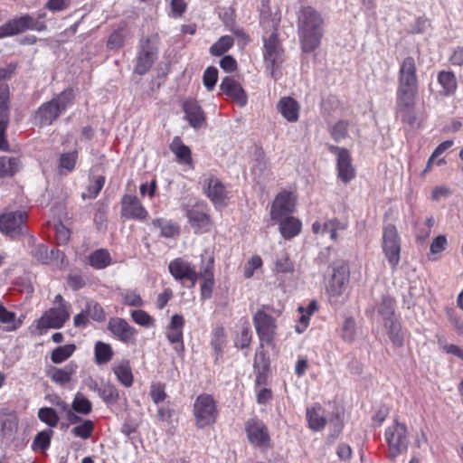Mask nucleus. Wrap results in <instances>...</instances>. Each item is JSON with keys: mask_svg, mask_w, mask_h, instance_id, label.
<instances>
[{"mask_svg": "<svg viewBox=\"0 0 463 463\" xmlns=\"http://www.w3.org/2000/svg\"><path fill=\"white\" fill-rule=\"evenodd\" d=\"M324 19L313 7L305 6L298 14V33L301 49L305 52H311L320 45L324 34Z\"/></svg>", "mask_w": 463, "mask_h": 463, "instance_id": "1", "label": "nucleus"}, {"mask_svg": "<svg viewBox=\"0 0 463 463\" xmlns=\"http://www.w3.org/2000/svg\"><path fill=\"white\" fill-rule=\"evenodd\" d=\"M193 413L198 429L212 426L219 416L217 402L211 394L202 393L194 401Z\"/></svg>", "mask_w": 463, "mask_h": 463, "instance_id": "2", "label": "nucleus"}, {"mask_svg": "<svg viewBox=\"0 0 463 463\" xmlns=\"http://www.w3.org/2000/svg\"><path fill=\"white\" fill-rule=\"evenodd\" d=\"M264 64L272 78H277V71L284 61V49L279 39L277 29L269 36L263 37Z\"/></svg>", "mask_w": 463, "mask_h": 463, "instance_id": "3", "label": "nucleus"}, {"mask_svg": "<svg viewBox=\"0 0 463 463\" xmlns=\"http://www.w3.org/2000/svg\"><path fill=\"white\" fill-rule=\"evenodd\" d=\"M384 437L388 446L387 457L392 461L407 452L409 439L405 424L395 422L386 429Z\"/></svg>", "mask_w": 463, "mask_h": 463, "instance_id": "4", "label": "nucleus"}, {"mask_svg": "<svg viewBox=\"0 0 463 463\" xmlns=\"http://www.w3.org/2000/svg\"><path fill=\"white\" fill-rule=\"evenodd\" d=\"M73 99L72 90H66L50 102L43 104L37 111L41 124H52L72 103Z\"/></svg>", "mask_w": 463, "mask_h": 463, "instance_id": "5", "label": "nucleus"}, {"mask_svg": "<svg viewBox=\"0 0 463 463\" xmlns=\"http://www.w3.org/2000/svg\"><path fill=\"white\" fill-rule=\"evenodd\" d=\"M70 317V304H63L61 307H51L36 321L34 334L42 335L50 328H61L69 320Z\"/></svg>", "mask_w": 463, "mask_h": 463, "instance_id": "6", "label": "nucleus"}, {"mask_svg": "<svg viewBox=\"0 0 463 463\" xmlns=\"http://www.w3.org/2000/svg\"><path fill=\"white\" fill-rule=\"evenodd\" d=\"M382 249L392 269L395 270L401 260L402 243L398 231L393 224H388L383 228Z\"/></svg>", "mask_w": 463, "mask_h": 463, "instance_id": "7", "label": "nucleus"}, {"mask_svg": "<svg viewBox=\"0 0 463 463\" xmlns=\"http://www.w3.org/2000/svg\"><path fill=\"white\" fill-rule=\"evenodd\" d=\"M264 307L258 310L253 317V323L256 333L260 341V345H273L277 335L276 319L267 311Z\"/></svg>", "mask_w": 463, "mask_h": 463, "instance_id": "8", "label": "nucleus"}, {"mask_svg": "<svg viewBox=\"0 0 463 463\" xmlns=\"http://www.w3.org/2000/svg\"><path fill=\"white\" fill-rule=\"evenodd\" d=\"M158 41L156 33L140 41V50L135 66L136 73L144 75L151 69L157 56Z\"/></svg>", "mask_w": 463, "mask_h": 463, "instance_id": "9", "label": "nucleus"}, {"mask_svg": "<svg viewBox=\"0 0 463 463\" xmlns=\"http://www.w3.org/2000/svg\"><path fill=\"white\" fill-rule=\"evenodd\" d=\"M298 194L295 191L282 190L274 198L269 211L271 220L291 215L296 209Z\"/></svg>", "mask_w": 463, "mask_h": 463, "instance_id": "10", "label": "nucleus"}, {"mask_svg": "<svg viewBox=\"0 0 463 463\" xmlns=\"http://www.w3.org/2000/svg\"><path fill=\"white\" fill-rule=\"evenodd\" d=\"M27 220L25 211L4 213L0 215V232L10 238H15L23 233Z\"/></svg>", "mask_w": 463, "mask_h": 463, "instance_id": "11", "label": "nucleus"}, {"mask_svg": "<svg viewBox=\"0 0 463 463\" xmlns=\"http://www.w3.org/2000/svg\"><path fill=\"white\" fill-rule=\"evenodd\" d=\"M349 281L350 270L346 264H341L334 269L326 286V293L331 301H337L345 293Z\"/></svg>", "mask_w": 463, "mask_h": 463, "instance_id": "12", "label": "nucleus"}, {"mask_svg": "<svg viewBox=\"0 0 463 463\" xmlns=\"http://www.w3.org/2000/svg\"><path fill=\"white\" fill-rule=\"evenodd\" d=\"M186 217L195 233H205L211 231L213 221L208 208L203 203H195L186 211Z\"/></svg>", "mask_w": 463, "mask_h": 463, "instance_id": "13", "label": "nucleus"}, {"mask_svg": "<svg viewBox=\"0 0 463 463\" xmlns=\"http://www.w3.org/2000/svg\"><path fill=\"white\" fill-rule=\"evenodd\" d=\"M248 439L254 447L268 449L270 447V436L267 426L259 419H250L245 424Z\"/></svg>", "mask_w": 463, "mask_h": 463, "instance_id": "14", "label": "nucleus"}, {"mask_svg": "<svg viewBox=\"0 0 463 463\" xmlns=\"http://www.w3.org/2000/svg\"><path fill=\"white\" fill-rule=\"evenodd\" d=\"M329 151L336 156L338 178L345 184L353 180L355 176V169L352 165V157L349 151L346 148L335 146H331Z\"/></svg>", "mask_w": 463, "mask_h": 463, "instance_id": "15", "label": "nucleus"}, {"mask_svg": "<svg viewBox=\"0 0 463 463\" xmlns=\"http://www.w3.org/2000/svg\"><path fill=\"white\" fill-rule=\"evenodd\" d=\"M170 274L178 281H188L194 286L199 279L195 266L183 258H176L168 265Z\"/></svg>", "mask_w": 463, "mask_h": 463, "instance_id": "16", "label": "nucleus"}, {"mask_svg": "<svg viewBox=\"0 0 463 463\" xmlns=\"http://www.w3.org/2000/svg\"><path fill=\"white\" fill-rule=\"evenodd\" d=\"M203 189L207 197L215 207H224L228 202V193L223 184L214 176H209L204 180Z\"/></svg>", "mask_w": 463, "mask_h": 463, "instance_id": "17", "label": "nucleus"}, {"mask_svg": "<svg viewBox=\"0 0 463 463\" xmlns=\"http://www.w3.org/2000/svg\"><path fill=\"white\" fill-rule=\"evenodd\" d=\"M121 215L130 220L145 221L148 212L137 196L125 194L121 200Z\"/></svg>", "mask_w": 463, "mask_h": 463, "instance_id": "18", "label": "nucleus"}, {"mask_svg": "<svg viewBox=\"0 0 463 463\" xmlns=\"http://www.w3.org/2000/svg\"><path fill=\"white\" fill-rule=\"evenodd\" d=\"M418 93V83H399L397 89V109L400 113L413 109Z\"/></svg>", "mask_w": 463, "mask_h": 463, "instance_id": "19", "label": "nucleus"}, {"mask_svg": "<svg viewBox=\"0 0 463 463\" xmlns=\"http://www.w3.org/2000/svg\"><path fill=\"white\" fill-rule=\"evenodd\" d=\"M184 326V319L181 315H174L169 325L165 329V335L168 341L174 345V349L178 354L184 350L183 340V330Z\"/></svg>", "mask_w": 463, "mask_h": 463, "instance_id": "20", "label": "nucleus"}, {"mask_svg": "<svg viewBox=\"0 0 463 463\" xmlns=\"http://www.w3.org/2000/svg\"><path fill=\"white\" fill-rule=\"evenodd\" d=\"M108 327L109 331L121 342L126 344L135 343L137 331L126 320L119 317L111 318L109 322Z\"/></svg>", "mask_w": 463, "mask_h": 463, "instance_id": "21", "label": "nucleus"}, {"mask_svg": "<svg viewBox=\"0 0 463 463\" xmlns=\"http://www.w3.org/2000/svg\"><path fill=\"white\" fill-rule=\"evenodd\" d=\"M9 89L6 84H0V149L6 150L8 144L5 139V129L8 125Z\"/></svg>", "mask_w": 463, "mask_h": 463, "instance_id": "22", "label": "nucleus"}, {"mask_svg": "<svg viewBox=\"0 0 463 463\" xmlns=\"http://www.w3.org/2000/svg\"><path fill=\"white\" fill-rule=\"evenodd\" d=\"M220 90L222 94L241 107L246 105L247 95L241 85L234 79L231 77L224 78L220 85Z\"/></svg>", "mask_w": 463, "mask_h": 463, "instance_id": "23", "label": "nucleus"}, {"mask_svg": "<svg viewBox=\"0 0 463 463\" xmlns=\"http://www.w3.org/2000/svg\"><path fill=\"white\" fill-rule=\"evenodd\" d=\"M36 22L29 15L14 19L0 26V39L20 33L27 29H34Z\"/></svg>", "mask_w": 463, "mask_h": 463, "instance_id": "24", "label": "nucleus"}, {"mask_svg": "<svg viewBox=\"0 0 463 463\" xmlns=\"http://www.w3.org/2000/svg\"><path fill=\"white\" fill-rule=\"evenodd\" d=\"M78 365L71 362L62 368L50 367L46 371V375L55 383L64 385L69 383L76 374Z\"/></svg>", "mask_w": 463, "mask_h": 463, "instance_id": "25", "label": "nucleus"}, {"mask_svg": "<svg viewBox=\"0 0 463 463\" xmlns=\"http://www.w3.org/2000/svg\"><path fill=\"white\" fill-rule=\"evenodd\" d=\"M273 221L279 224V233L285 240H291L301 232L302 222L297 217L288 215Z\"/></svg>", "mask_w": 463, "mask_h": 463, "instance_id": "26", "label": "nucleus"}, {"mask_svg": "<svg viewBox=\"0 0 463 463\" xmlns=\"http://www.w3.org/2000/svg\"><path fill=\"white\" fill-rule=\"evenodd\" d=\"M185 118L194 128H201L205 123V115L195 100H186L183 104Z\"/></svg>", "mask_w": 463, "mask_h": 463, "instance_id": "27", "label": "nucleus"}, {"mask_svg": "<svg viewBox=\"0 0 463 463\" xmlns=\"http://www.w3.org/2000/svg\"><path fill=\"white\" fill-rule=\"evenodd\" d=\"M169 147L179 164L187 165L191 169L194 167L191 149L183 143L179 137L173 138Z\"/></svg>", "mask_w": 463, "mask_h": 463, "instance_id": "28", "label": "nucleus"}, {"mask_svg": "<svg viewBox=\"0 0 463 463\" xmlns=\"http://www.w3.org/2000/svg\"><path fill=\"white\" fill-rule=\"evenodd\" d=\"M307 420L309 429L314 431L322 430L326 424L324 408L317 403L307 409Z\"/></svg>", "mask_w": 463, "mask_h": 463, "instance_id": "29", "label": "nucleus"}, {"mask_svg": "<svg viewBox=\"0 0 463 463\" xmlns=\"http://www.w3.org/2000/svg\"><path fill=\"white\" fill-rule=\"evenodd\" d=\"M399 83H418L416 61L413 57H405L401 61Z\"/></svg>", "mask_w": 463, "mask_h": 463, "instance_id": "30", "label": "nucleus"}, {"mask_svg": "<svg viewBox=\"0 0 463 463\" xmlns=\"http://www.w3.org/2000/svg\"><path fill=\"white\" fill-rule=\"evenodd\" d=\"M299 105L290 97H283L278 103V110L288 122H296L299 117Z\"/></svg>", "mask_w": 463, "mask_h": 463, "instance_id": "31", "label": "nucleus"}, {"mask_svg": "<svg viewBox=\"0 0 463 463\" xmlns=\"http://www.w3.org/2000/svg\"><path fill=\"white\" fill-rule=\"evenodd\" d=\"M71 423L74 424L80 422L79 425L71 429V433L78 438L82 439H88L91 437L95 424L90 420H81L79 416L71 414L68 417Z\"/></svg>", "mask_w": 463, "mask_h": 463, "instance_id": "32", "label": "nucleus"}, {"mask_svg": "<svg viewBox=\"0 0 463 463\" xmlns=\"http://www.w3.org/2000/svg\"><path fill=\"white\" fill-rule=\"evenodd\" d=\"M317 308V302L316 300L310 301L306 307H298V312L299 314V317L295 326L298 333L301 334L308 327L310 317Z\"/></svg>", "mask_w": 463, "mask_h": 463, "instance_id": "33", "label": "nucleus"}, {"mask_svg": "<svg viewBox=\"0 0 463 463\" xmlns=\"http://www.w3.org/2000/svg\"><path fill=\"white\" fill-rule=\"evenodd\" d=\"M199 278L203 279L202 285V295L209 297L212 292V288L214 283L213 279V259L210 258L203 270L199 273Z\"/></svg>", "mask_w": 463, "mask_h": 463, "instance_id": "34", "label": "nucleus"}, {"mask_svg": "<svg viewBox=\"0 0 463 463\" xmlns=\"http://www.w3.org/2000/svg\"><path fill=\"white\" fill-rule=\"evenodd\" d=\"M0 323L5 325L7 331H15L24 323V319L16 317L14 312L9 311L5 307L0 304Z\"/></svg>", "mask_w": 463, "mask_h": 463, "instance_id": "35", "label": "nucleus"}, {"mask_svg": "<svg viewBox=\"0 0 463 463\" xmlns=\"http://www.w3.org/2000/svg\"><path fill=\"white\" fill-rule=\"evenodd\" d=\"M438 82L442 87V94L446 96L454 94L458 87L456 77L451 71H439Z\"/></svg>", "mask_w": 463, "mask_h": 463, "instance_id": "36", "label": "nucleus"}, {"mask_svg": "<svg viewBox=\"0 0 463 463\" xmlns=\"http://www.w3.org/2000/svg\"><path fill=\"white\" fill-rule=\"evenodd\" d=\"M89 263L96 269H105L111 263L110 254L107 250H97L90 255Z\"/></svg>", "mask_w": 463, "mask_h": 463, "instance_id": "37", "label": "nucleus"}, {"mask_svg": "<svg viewBox=\"0 0 463 463\" xmlns=\"http://www.w3.org/2000/svg\"><path fill=\"white\" fill-rule=\"evenodd\" d=\"M117 379L125 386L130 387L133 384L134 377L128 362H122L113 369Z\"/></svg>", "mask_w": 463, "mask_h": 463, "instance_id": "38", "label": "nucleus"}, {"mask_svg": "<svg viewBox=\"0 0 463 463\" xmlns=\"http://www.w3.org/2000/svg\"><path fill=\"white\" fill-rule=\"evenodd\" d=\"M20 166L18 158L0 156V177L14 175L19 171Z\"/></svg>", "mask_w": 463, "mask_h": 463, "instance_id": "39", "label": "nucleus"}, {"mask_svg": "<svg viewBox=\"0 0 463 463\" xmlns=\"http://www.w3.org/2000/svg\"><path fill=\"white\" fill-rule=\"evenodd\" d=\"M295 270L294 262L290 260L288 253L278 255L275 262L273 272L276 274H292Z\"/></svg>", "mask_w": 463, "mask_h": 463, "instance_id": "40", "label": "nucleus"}, {"mask_svg": "<svg viewBox=\"0 0 463 463\" xmlns=\"http://www.w3.org/2000/svg\"><path fill=\"white\" fill-rule=\"evenodd\" d=\"M152 224L161 230V235L164 237L173 238L179 234V226L172 221L157 218L152 221Z\"/></svg>", "mask_w": 463, "mask_h": 463, "instance_id": "41", "label": "nucleus"}, {"mask_svg": "<svg viewBox=\"0 0 463 463\" xmlns=\"http://www.w3.org/2000/svg\"><path fill=\"white\" fill-rule=\"evenodd\" d=\"M94 352L95 361L98 364H104L109 363L113 356V350L110 345L100 341L96 343Z\"/></svg>", "mask_w": 463, "mask_h": 463, "instance_id": "42", "label": "nucleus"}, {"mask_svg": "<svg viewBox=\"0 0 463 463\" xmlns=\"http://www.w3.org/2000/svg\"><path fill=\"white\" fill-rule=\"evenodd\" d=\"M76 350V346L73 344L64 345L58 346L52 350L51 354V360L53 364H61L69 359Z\"/></svg>", "mask_w": 463, "mask_h": 463, "instance_id": "43", "label": "nucleus"}, {"mask_svg": "<svg viewBox=\"0 0 463 463\" xmlns=\"http://www.w3.org/2000/svg\"><path fill=\"white\" fill-rule=\"evenodd\" d=\"M71 407L75 412L83 415H89L92 411L91 402L81 392L75 394Z\"/></svg>", "mask_w": 463, "mask_h": 463, "instance_id": "44", "label": "nucleus"}, {"mask_svg": "<svg viewBox=\"0 0 463 463\" xmlns=\"http://www.w3.org/2000/svg\"><path fill=\"white\" fill-rule=\"evenodd\" d=\"M234 43V40L230 35L222 36L210 48V53L213 56H221L228 52Z\"/></svg>", "mask_w": 463, "mask_h": 463, "instance_id": "45", "label": "nucleus"}, {"mask_svg": "<svg viewBox=\"0 0 463 463\" xmlns=\"http://www.w3.org/2000/svg\"><path fill=\"white\" fill-rule=\"evenodd\" d=\"M252 338L251 330L247 321L241 324L240 331L235 337V345L240 348H244L250 345Z\"/></svg>", "mask_w": 463, "mask_h": 463, "instance_id": "46", "label": "nucleus"}, {"mask_svg": "<svg viewBox=\"0 0 463 463\" xmlns=\"http://www.w3.org/2000/svg\"><path fill=\"white\" fill-rule=\"evenodd\" d=\"M77 158L78 153L76 151L62 154L60 157V172L61 174L71 172L75 167Z\"/></svg>", "mask_w": 463, "mask_h": 463, "instance_id": "47", "label": "nucleus"}, {"mask_svg": "<svg viewBox=\"0 0 463 463\" xmlns=\"http://www.w3.org/2000/svg\"><path fill=\"white\" fill-rule=\"evenodd\" d=\"M105 184V177L102 175L92 179L87 188V192L82 194L83 199H93L98 196Z\"/></svg>", "mask_w": 463, "mask_h": 463, "instance_id": "48", "label": "nucleus"}, {"mask_svg": "<svg viewBox=\"0 0 463 463\" xmlns=\"http://www.w3.org/2000/svg\"><path fill=\"white\" fill-rule=\"evenodd\" d=\"M347 221H339L337 219H331L324 223V230L330 233V238L336 241L338 238L337 231H344L347 229Z\"/></svg>", "mask_w": 463, "mask_h": 463, "instance_id": "49", "label": "nucleus"}, {"mask_svg": "<svg viewBox=\"0 0 463 463\" xmlns=\"http://www.w3.org/2000/svg\"><path fill=\"white\" fill-rule=\"evenodd\" d=\"M120 296L125 305L129 307H142L144 301L137 290L126 289L120 291Z\"/></svg>", "mask_w": 463, "mask_h": 463, "instance_id": "50", "label": "nucleus"}, {"mask_svg": "<svg viewBox=\"0 0 463 463\" xmlns=\"http://www.w3.org/2000/svg\"><path fill=\"white\" fill-rule=\"evenodd\" d=\"M38 417L50 427H56L59 422V416L52 408H41L38 411Z\"/></svg>", "mask_w": 463, "mask_h": 463, "instance_id": "51", "label": "nucleus"}, {"mask_svg": "<svg viewBox=\"0 0 463 463\" xmlns=\"http://www.w3.org/2000/svg\"><path fill=\"white\" fill-rule=\"evenodd\" d=\"M131 317L136 324L144 327H151L155 325V319L142 309L133 310Z\"/></svg>", "mask_w": 463, "mask_h": 463, "instance_id": "52", "label": "nucleus"}, {"mask_svg": "<svg viewBox=\"0 0 463 463\" xmlns=\"http://www.w3.org/2000/svg\"><path fill=\"white\" fill-rule=\"evenodd\" d=\"M349 123L346 120L337 121L330 129L331 137L335 141L339 142L340 140L347 137Z\"/></svg>", "mask_w": 463, "mask_h": 463, "instance_id": "53", "label": "nucleus"}, {"mask_svg": "<svg viewBox=\"0 0 463 463\" xmlns=\"http://www.w3.org/2000/svg\"><path fill=\"white\" fill-rule=\"evenodd\" d=\"M394 299L391 297H383L379 305L378 311L383 319H391L394 313Z\"/></svg>", "mask_w": 463, "mask_h": 463, "instance_id": "54", "label": "nucleus"}, {"mask_svg": "<svg viewBox=\"0 0 463 463\" xmlns=\"http://www.w3.org/2000/svg\"><path fill=\"white\" fill-rule=\"evenodd\" d=\"M217 80H218V70L213 66L208 67L203 72V85L205 86V88L208 90H213Z\"/></svg>", "mask_w": 463, "mask_h": 463, "instance_id": "55", "label": "nucleus"}, {"mask_svg": "<svg viewBox=\"0 0 463 463\" xmlns=\"http://www.w3.org/2000/svg\"><path fill=\"white\" fill-rule=\"evenodd\" d=\"M99 394L102 400L107 403H114L118 400V392L112 385H104L99 389Z\"/></svg>", "mask_w": 463, "mask_h": 463, "instance_id": "56", "label": "nucleus"}, {"mask_svg": "<svg viewBox=\"0 0 463 463\" xmlns=\"http://www.w3.org/2000/svg\"><path fill=\"white\" fill-rule=\"evenodd\" d=\"M263 262L262 259L259 255L252 256L244 267V276L250 279L253 276L254 271L261 268Z\"/></svg>", "mask_w": 463, "mask_h": 463, "instance_id": "57", "label": "nucleus"}, {"mask_svg": "<svg viewBox=\"0 0 463 463\" xmlns=\"http://www.w3.org/2000/svg\"><path fill=\"white\" fill-rule=\"evenodd\" d=\"M354 334H355V321L352 317H347L343 324L342 337L345 341H352L354 337Z\"/></svg>", "mask_w": 463, "mask_h": 463, "instance_id": "58", "label": "nucleus"}, {"mask_svg": "<svg viewBox=\"0 0 463 463\" xmlns=\"http://www.w3.org/2000/svg\"><path fill=\"white\" fill-rule=\"evenodd\" d=\"M225 330L223 327H217L213 332L212 345L215 350H222L225 343Z\"/></svg>", "mask_w": 463, "mask_h": 463, "instance_id": "59", "label": "nucleus"}, {"mask_svg": "<svg viewBox=\"0 0 463 463\" xmlns=\"http://www.w3.org/2000/svg\"><path fill=\"white\" fill-rule=\"evenodd\" d=\"M150 396L155 403H159L166 398L165 385L162 383H153L150 389Z\"/></svg>", "mask_w": 463, "mask_h": 463, "instance_id": "60", "label": "nucleus"}, {"mask_svg": "<svg viewBox=\"0 0 463 463\" xmlns=\"http://www.w3.org/2000/svg\"><path fill=\"white\" fill-rule=\"evenodd\" d=\"M51 436L47 431H42L37 434L33 440V449L44 450L50 446Z\"/></svg>", "mask_w": 463, "mask_h": 463, "instance_id": "61", "label": "nucleus"}, {"mask_svg": "<svg viewBox=\"0 0 463 463\" xmlns=\"http://www.w3.org/2000/svg\"><path fill=\"white\" fill-rule=\"evenodd\" d=\"M452 145H453V142L451 140H447V141H444L441 144H439L436 147L434 152L432 153L431 156L430 157V159L428 161V164H427V168H426L425 171L430 170L431 165H432V164H433L434 159L436 157L439 156L440 155H442L447 149L451 147Z\"/></svg>", "mask_w": 463, "mask_h": 463, "instance_id": "62", "label": "nucleus"}, {"mask_svg": "<svg viewBox=\"0 0 463 463\" xmlns=\"http://www.w3.org/2000/svg\"><path fill=\"white\" fill-rule=\"evenodd\" d=\"M447 246V239L444 235L437 236L430 244V252L437 254L445 250Z\"/></svg>", "mask_w": 463, "mask_h": 463, "instance_id": "63", "label": "nucleus"}, {"mask_svg": "<svg viewBox=\"0 0 463 463\" xmlns=\"http://www.w3.org/2000/svg\"><path fill=\"white\" fill-rule=\"evenodd\" d=\"M124 36L121 32L116 31L110 34L108 40V47L110 49H118L123 46Z\"/></svg>", "mask_w": 463, "mask_h": 463, "instance_id": "64", "label": "nucleus"}]
</instances>
